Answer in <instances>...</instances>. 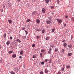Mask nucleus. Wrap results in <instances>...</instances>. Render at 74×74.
<instances>
[{"mask_svg":"<svg viewBox=\"0 0 74 74\" xmlns=\"http://www.w3.org/2000/svg\"><path fill=\"white\" fill-rule=\"evenodd\" d=\"M12 52H13V51H9L8 52V53H9V54H11V53H12Z\"/></svg>","mask_w":74,"mask_h":74,"instance_id":"0eeeda50","label":"nucleus"},{"mask_svg":"<svg viewBox=\"0 0 74 74\" xmlns=\"http://www.w3.org/2000/svg\"><path fill=\"white\" fill-rule=\"evenodd\" d=\"M25 27H24L23 28L21 29L22 30H25Z\"/></svg>","mask_w":74,"mask_h":74,"instance_id":"72a5a7b5","label":"nucleus"},{"mask_svg":"<svg viewBox=\"0 0 74 74\" xmlns=\"http://www.w3.org/2000/svg\"><path fill=\"white\" fill-rule=\"evenodd\" d=\"M49 51H52V49H51V48H50L49 49Z\"/></svg>","mask_w":74,"mask_h":74,"instance_id":"09e8293b","label":"nucleus"},{"mask_svg":"<svg viewBox=\"0 0 74 74\" xmlns=\"http://www.w3.org/2000/svg\"><path fill=\"white\" fill-rule=\"evenodd\" d=\"M67 43H64L63 44V45L64 47H66V46H67Z\"/></svg>","mask_w":74,"mask_h":74,"instance_id":"1a4fd4ad","label":"nucleus"},{"mask_svg":"<svg viewBox=\"0 0 74 74\" xmlns=\"http://www.w3.org/2000/svg\"><path fill=\"white\" fill-rule=\"evenodd\" d=\"M50 47H52V48H53V47H54V45H53L52 46L51 45V46H50Z\"/></svg>","mask_w":74,"mask_h":74,"instance_id":"864d4df0","label":"nucleus"},{"mask_svg":"<svg viewBox=\"0 0 74 74\" xmlns=\"http://www.w3.org/2000/svg\"><path fill=\"white\" fill-rule=\"evenodd\" d=\"M6 44L7 45H9V44H10V41H8L7 42H6Z\"/></svg>","mask_w":74,"mask_h":74,"instance_id":"20e7f679","label":"nucleus"},{"mask_svg":"<svg viewBox=\"0 0 74 74\" xmlns=\"http://www.w3.org/2000/svg\"><path fill=\"white\" fill-rule=\"evenodd\" d=\"M40 56L41 58L42 57V53H40Z\"/></svg>","mask_w":74,"mask_h":74,"instance_id":"2f4dec72","label":"nucleus"},{"mask_svg":"<svg viewBox=\"0 0 74 74\" xmlns=\"http://www.w3.org/2000/svg\"><path fill=\"white\" fill-rule=\"evenodd\" d=\"M41 52H45V50H44V49H42L41 50Z\"/></svg>","mask_w":74,"mask_h":74,"instance_id":"412c9836","label":"nucleus"},{"mask_svg":"<svg viewBox=\"0 0 74 74\" xmlns=\"http://www.w3.org/2000/svg\"><path fill=\"white\" fill-rule=\"evenodd\" d=\"M10 40H12V36H10Z\"/></svg>","mask_w":74,"mask_h":74,"instance_id":"79ce46f5","label":"nucleus"},{"mask_svg":"<svg viewBox=\"0 0 74 74\" xmlns=\"http://www.w3.org/2000/svg\"><path fill=\"white\" fill-rule=\"evenodd\" d=\"M46 2L47 3H49V0H45Z\"/></svg>","mask_w":74,"mask_h":74,"instance_id":"bb28decb","label":"nucleus"},{"mask_svg":"<svg viewBox=\"0 0 74 74\" xmlns=\"http://www.w3.org/2000/svg\"><path fill=\"white\" fill-rule=\"evenodd\" d=\"M36 22H37V23L39 24L40 23V21L39 19H37L36 20Z\"/></svg>","mask_w":74,"mask_h":74,"instance_id":"423d86ee","label":"nucleus"},{"mask_svg":"<svg viewBox=\"0 0 74 74\" xmlns=\"http://www.w3.org/2000/svg\"><path fill=\"white\" fill-rule=\"evenodd\" d=\"M17 1H18L19 2H20V1H21V0H17Z\"/></svg>","mask_w":74,"mask_h":74,"instance_id":"4d7b16f0","label":"nucleus"},{"mask_svg":"<svg viewBox=\"0 0 74 74\" xmlns=\"http://www.w3.org/2000/svg\"><path fill=\"white\" fill-rule=\"evenodd\" d=\"M49 19H50L51 20V17H49Z\"/></svg>","mask_w":74,"mask_h":74,"instance_id":"e2e57ef3","label":"nucleus"},{"mask_svg":"<svg viewBox=\"0 0 74 74\" xmlns=\"http://www.w3.org/2000/svg\"><path fill=\"white\" fill-rule=\"evenodd\" d=\"M62 20L60 19L58 21V23H62Z\"/></svg>","mask_w":74,"mask_h":74,"instance_id":"dca6fc26","label":"nucleus"},{"mask_svg":"<svg viewBox=\"0 0 74 74\" xmlns=\"http://www.w3.org/2000/svg\"><path fill=\"white\" fill-rule=\"evenodd\" d=\"M20 59H22V56H20L19 57Z\"/></svg>","mask_w":74,"mask_h":74,"instance_id":"bf43d9fd","label":"nucleus"},{"mask_svg":"<svg viewBox=\"0 0 74 74\" xmlns=\"http://www.w3.org/2000/svg\"><path fill=\"white\" fill-rule=\"evenodd\" d=\"M66 26V24H64V27Z\"/></svg>","mask_w":74,"mask_h":74,"instance_id":"6e6d98bb","label":"nucleus"},{"mask_svg":"<svg viewBox=\"0 0 74 74\" xmlns=\"http://www.w3.org/2000/svg\"><path fill=\"white\" fill-rule=\"evenodd\" d=\"M36 46V45H35V44H33L32 45V47H33V48H34V47H35V46Z\"/></svg>","mask_w":74,"mask_h":74,"instance_id":"5701e85b","label":"nucleus"},{"mask_svg":"<svg viewBox=\"0 0 74 74\" xmlns=\"http://www.w3.org/2000/svg\"><path fill=\"white\" fill-rule=\"evenodd\" d=\"M44 32H45V30H43L42 32V33H44Z\"/></svg>","mask_w":74,"mask_h":74,"instance_id":"4c0bfd02","label":"nucleus"},{"mask_svg":"<svg viewBox=\"0 0 74 74\" xmlns=\"http://www.w3.org/2000/svg\"><path fill=\"white\" fill-rule=\"evenodd\" d=\"M51 47H52V46H51Z\"/></svg>","mask_w":74,"mask_h":74,"instance_id":"338daca9","label":"nucleus"},{"mask_svg":"<svg viewBox=\"0 0 74 74\" xmlns=\"http://www.w3.org/2000/svg\"><path fill=\"white\" fill-rule=\"evenodd\" d=\"M8 7H9V8H11V4L10 3L8 4Z\"/></svg>","mask_w":74,"mask_h":74,"instance_id":"9b49d317","label":"nucleus"},{"mask_svg":"<svg viewBox=\"0 0 74 74\" xmlns=\"http://www.w3.org/2000/svg\"><path fill=\"white\" fill-rule=\"evenodd\" d=\"M61 71H64V68H61Z\"/></svg>","mask_w":74,"mask_h":74,"instance_id":"6ab92c4d","label":"nucleus"},{"mask_svg":"<svg viewBox=\"0 0 74 74\" xmlns=\"http://www.w3.org/2000/svg\"><path fill=\"white\" fill-rule=\"evenodd\" d=\"M65 18H68V16H66Z\"/></svg>","mask_w":74,"mask_h":74,"instance_id":"603ef678","label":"nucleus"},{"mask_svg":"<svg viewBox=\"0 0 74 74\" xmlns=\"http://www.w3.org/2000/svg\"><path fill=\"white\" fill-rule=\"evenodd\" d=\"M35 30L37 31L38 32H39L40 31V30L39 29H36Z\"/></svg>","mask_w":74,"mask_h":74,"instance_id":"c03bdc74","label":"nucleus"},{"mask_svg":"<svg viewBox=\"0 0 74 74\" xmlns=\"http://www.w3.org/2000/svg\"><path fill=\"white\" fill-rule=\"evenodd\" d=\"M68 47H69V48H71V47H72V46L71 45H69Z\"/></svg>","mask_w":74,"mask_h":74,"instance_id":"393cba45","label":"nucleus"},{"mask_svg":"<svg viewBox=\"0 0 74 74\" xmlns=\"http://www.w3.org/2000/svg\"><path fill=\"white\" fill-rule=\"evenodd\" d=\"M31 21V20L30 19H27V22H30V21Z\"/></svg>","mask_w":74,"mask_h":74,"instance_id":"b1692460","label":"nucleus"},{"mask_svg":"<svg viewBox=\"0 0 74 74\" xmlns=\"http://www.w3.org/2000/svg\"><path fill=\"white\" fill-rule=\"evenodd\" d=\"M40 74H44V72L41 71V72H40Z\"/></svg>","mask_w":74,"mask_h":74,"instance_id":"f704fd0d","label":"nucleus"},{"mask_svg":"<svg viewBox=\"0 0 74 74\" xmlns=\"http://www.w3.org/2000/svg\"><path fill=\"white\" fill-rule=\"evenodd\" d=\"M48 61H49V60L47 59H45V62H47Z\"/></svg>","mask_w":74,"mask_h":74,"instance_id":"4468645a","label":"nucleus"},{"mask_svg":"<svg viewBox=\"0 0 74 74\" xmlns=\"http://www.w3.org/2000/svg\"><path fill=\"white\" fill-rule=\"evenodd\" d=\"M50 63H52V62H51V60L49 62Z\"/></svg>","mask_w":74,"mask_h":74,"instance_id":"052dcab7","label":"nucleus"},{"mask_svg":"<svg viewBox=\"0 0 74 74\" xmlns=\"http://www.w3.org/2000/svg\"><path fill=\"white\" fill-rule=\"evenodd\" d=\"M70 66L69 65H68L66 67V68L67 69H70Z\"/></svg>","mask_w":74,"mask_h":74,"instance_id":"a211bd4d","label":"nucleus"},{"mask_svg":"<svg viewBox=\"0 0 74 74\" xmlns=\"http://www.w3.org/2000/svg\"><path fill=\"white\" fill-rule=\"evenodd\" d=\"M45 73H48V70H47V69H45Z\"/></svg>","mask_w":74,"mask_h":74,"instance_id":"2eb2a0df","label":"nucleus"},{"mask_svg":"<svg viewBox=\"0 0 74 74\" xmlns=\"http://www.w3.org/2000/svg\"><path fill=\"white\" fill-rule=\"evenodd\" d=\"M12 45H13V42H11L10 43V45L11 46H12Z\"/></svg>","mask_w":74,"mask_h":74,"instance_id":"a18cd8bd","label":"nucleus"},{"mask_svg":"<svg viewBox=\"0 0 74 74\" xmlns=\"http://www.w3.org/2000/svg\"><path fill=\"white\" fill-rule=\"evenodd\" d=\"M72 19L73 21H74V17H73L72 18Z\"/></svg>","mask_w":74,"mask_h":74,"instance_id":"de8ad7c7","label":"nucleus"},{"mask_svg":"<svg viewBox=\"0 0 74 74\" xmlns=\"http://www.w3.org/2000/svg\"><path fill=\"white\" fill-rule=\"evenodd\" d=\"M33 58L36 59V58H37V57H36V56L33 55Z\"/></svg>","mask_w":74,"mask_h":74,"instance_id":"4be33fe9","label":"nucleus"},{"mask_svg":"<svg viewBox=\"0 0 74 74\" xmlns=\"http://www.w3.org/2000/svg\"><path fill=\"white\" fill-rule=\"evenodd\" d=\"M16 41H18V42H19V43H20L21 42V41L19 40V39H17Z\"/></svg>","mask_w":74,"mask_h":74,"instance_id":"f3484780","label":"nucleus"},{"mask_svg":"<svg viewBox=\"0 0 74 74\" xmlns=\"http://www.w3.org/2000/svg\"><path fill=\"white\" fill-rule=\"evenodd\" d=\"M42 12H43V13H45V11H46L45 9L44 8H42Z\"/></svg>","mask_w":74,"mask_h":74,"instance_id":"7ed1b4c3","label":"nucleus"},{"mask_svg":"<svg viewBox=\"0 0 74 74\" xmlns=\"http://www.w3.org/2000/svg\"><path fill=\"white\" fill-rule=\"evenodd\" d=\"M11 74H15V73L13 71H11L10 72Z\"/></svg>","mask_w":74,"mask_h":74,"instance_id":"aec40b11","label":"nucleus"},{"mask_svg":"<svg viewBox=\"0 0 74 74\" xmlns=\"http://www.w3.org/2000/svg\"><path fill=\"white\" fill-rule=\"evenodd\" d=\"M68 56H71V55H72V53H69L68 54Z\"/></svg>","mask_w":74,"mask_h":74,"instance_id":"ddd939ff","label":"nucleus"},{"mask_svg":"<svg viewBox=\"0 0 74 74\" xmlns=\"http://www.w3.org/2000/svg\"><path fill=\"white\" fill-rule=\"evenodd\" d=\"M20 55H23V51H21L20 52Z\"/></svg>","mask_w":74,"mask_h":74,"instance_id":"9d476101","label":"nucleus"},{"mask_svg":"<svg viewBox=\"0 0 74 74\" xmlns=\"http://www.w3.org/2000/svg\"><path fill=\"white\" fill-rule=\"evenodd\" d=\"M64 52H65V50L63 49H62L61 51V53H62V54H63V53H64Z\"/></svg>","mask_w":74,"mask_h":74,"instance_id":"f03ea898","label":"nucleus"},{"mask_svg":"<svg viewBox=\"0 0 74 74\" xmlns=\"http://www.w3.org/2000/svg\"><path fill=\"white\" fill-rule=\"evenodd\" d=\"M51 30L53 32H55V29H51Z\"/></svg>","mask_w":74,"mask_h":74,"instance_id":"c85d7f7f","label":"nucleus"},{"mask_svg":"<svg viewBox=\"0 0 74 74\" xmlns=\"http://www.w3.org/2000/svg\"><path fill=\"white\" fill-rule=\"evenodd\" d=\"M3 36L4 38H5V37H6V34H4Z\"/></svg>","mask_w":74,"mask_h":74,"instance_id":"473e14b6","label":"nucleus"},{"mask_svg":"<svg viewBox=\"0 0 74 74\" xmlns=\"http://www.w3.org/2000/svg\"><path fill=\"white\" fill-rule=\"evenodd\" d=\"M58 74H61V72H60V71H59V72H58Z\"/></svg>","mask_w":74,"mask_h":74,"instance_id":"a19ab883","label":"nucleus"},{"mask_svg":"<svg viewBox=\"0 0 74 74\" xmlns=\"http://www.w3.org/2000/svg\"><path fill=\"white\" fill-rule=\"evenodd\" d=\"M51 51H49L48 52V53L49 54H51Z\"/></svg>","mask_w":74,"mask_h":74,"instance_id":"a878e982","label":"nucleus"},{"mask_svg":"<svg viewBox=\"0 0 74 74\" xmlns=\"http://www.w3.org/2000/svg\"><path fill=\"white\" fill-rule=\"evenodd\" d=\"M58 51V48H56V49H55V51L56 52H57Z\"/></svg>","mask_w":74,"mask_h":74,"instance_id":"7c9ffc66","label":"nucleus"},{"mask_svg":"<svg viewBox=\"0 0 74 74\" xmlns=\"http://www.w3.org/2000/svg\"><path fill=\"white\" fill-rule=\"evenodd\" d=\"M57 1L58 2V4H59V3H60V1H59V0H57Z\"/></svg>","mask_w":74,"mask_h":74,"instance_id":"e433bc0d","label":"nucleus"},{"mask_svg":"<svg viewBox=\"0 0 74 74\" xmlns=\"http://www.w3.org/2000/svg\"><path fill=\"white\" fill-rule=\"evenodd\" d=\"M53 12H52V13H51V14H52V15H53Z\"/></svg>","mask_w":74,"mask_h":74,"instance_id":"0e129e2a","label":"nucleus"},{"mask_svg":"<svg viewBox=\"0 0 74 74\" xmlns=\"http://www.w3.org/2000/svg\"><path fill=\"white\" fill-rule=\"evenodd\" d=\"M36 11H34V14H36Z\"/></svg>","mask_w":74,"mask_h":74,"instance_id":"3c124183","label":"nucleus"},{"mask_svg":"<svg viewBox=\"0 0 74 74\" xmlns=\"http://www.w3.org/2000/svg\"><path fill=\"white\" fill-rule=\"evenodd\" d=\"M14 69V71L16 73H17V72L19 71V69H18V68L17 67L15 68Z\"/></svg>","mask_w":74,"mask_h":74,"instance_id":"f257e3e1","label":"nucleus"},{"mask_svg":"<svg viewBox=\"0 0 74 74\" xmlns=\"http://www.w3.org/2000/svg\"><path fill=\"white\" fill-rule=\"evenodd\" d=\"M56 20H57V22H59V19H58V18H57V19H56Z\"/></svg>","mask_w":74,"mask_h":74,"instance_id":"49530a36","label":"nucleus"},{"mask_svg":"<svg viewBox=\"0 0 74 74\" xmlns=\"http://www.w3.org/2000/svg\"><path fill=\"white\" fill-rule=\"evenodd\" d=\"M36 38H37V39L38 40L39 38H40V36H36Z\"/></svg>","mask_w":74,"mask_h":74,"instance_id":"c756f323","label":"nucleus"},{"mask_svg":"<svg viewBox=\"0 0 74 74\" xmlns=\"http://www.w3.org/2000/svg\"><path fill=\"white\" fill-rule=\"evenodd\" d=\"M26 36L24 37V39H26Z\"/></svg>","mask_w":74,"mask_h":74,"instance_id":"13d9d810","label":"nucleus"},{"mask_svg":"<svg viewBox=\"0 0 74 74\" xmlns=\"http://www.w3.org/2000/svg\"><path fill=\"white\" fill-rule=\"evenodd\" d=\"M63 42H66V40H63Z\"/></svg>","mask_w":74,"mask_h":74,"instance_id":"8fccbe9b","label":"nucleus"},{"mask_svg":"<svg viewBox=\"0 0 74 74\" xmlns=\"http://www.w3.org/2000/svg\"><path fill=\"white\" fill-rule=\"evenodd\" d=\"M16 54H14L13 55H12V58H16Z\"/></svg>","mask_w":74,"mask_h":74,"instance_id":"39448f33","label":"nucleus"},{"mask_svg":"<svg viewBox=\"0 0 74 74\" xmlns=\"http://www.w3.org/2000/svg\"><path fill=\"white\" fill-rule=\"evenodd\" d=\"M66 67V66L65 65H64L63 66V67L62 68H65Z\"/></svg>","mask_w":74,"mask_h":74,"instance_id":"37998d69","label":"nucleus"},{"mask_svg":"<svg viewBox=\"0 0 74 74\" xmlns=\"http://www.w3.org/2000/svg\"><path fill=\"white\" fill-rule=\"evenodd\" d=\"M51 21H46L47 24H50V23H51Z\"/></svg>","mask_w":74,"mask_h":74,"instance_id":"6e6552de","label":"nucleus"},{"mask_svg":"<svg viewBox=\"0 0 74 74\" xmlns=\"http://www.w3.org/2000/svg\"><path fill=\"white\" fill-rule=\"evenodd\" d=\"M49 0V1H50V2H51V0Z\"/></svg>","mask_w":74,"mask_h":74,"instance_id":"69168bd1","label":"nucleus"},{"mask_svg":"<svg viewBox=\"0 0 74 74\" xmlns=\"http://www.w3.org/2000/svg\"><path fill=\"white\" fill-rule=\"evenodd\" d=\"M25 33H26V35H27V34L28 33V32H27V31H25Z\"/></svg>","mask_w":74,"mask_h":74,"instance_id":"58836bf2","label":"nucleus"},{"mask_svg":"<svg viewBox=\"0 0 74 74\" xmlns=\"http://www.w3.org/2000/svg\"><path fill=\"white\" fill-rule=\"evenodd\" d=\"M41 64H44V62H41Z\"/></svg>","mask_w":74,"mask_h":74,"instance_id":"ea45409f","label":"nucleus"},{"mask_svg":"<svg viewBox=\"0 0 74 74\" xmlns=\"http://www.w3.org/2000/svg\"><path fill=\"white\" fill-rule=\"evenodd\" d=\"M1 46L0 45V49H1Z\"/></svg>","mask_w":74,"mask_h":74,"instance_id":"680f3d73","label":"nucleus"},{"mask_svg":"<svg viewBox=\"0 0 74 74\" xmlns=\"http://www.w3.org/2000/svg\"><path fill=\"white\" fill-rule=\"evenodd\" d=\"M49 39V37H47L46 38V40H48Z\"/></svg>","mask_w":74,"mask_h":74,"instance_id":"cd10ccee","label":"nucleus"},{"mask_svg":"<svg viewBox=\"0 0 74 74\" xmlns=\"http://www.w3.org/2000/svg\"><path fill=\"white\" fill-rule=\"evenodd\" d=\"M54 8V6H52L51 8V9H52L53 10V8Z\"/></svg>","mask_w":74,"mask_h":74,"instance_id":"c9c22d12","label":"nucleus"},{"mask_svg":"<svg viewBox=\"0 0 74 74\" xmlns=\"http://www.w3.org/2000/svg\"><path fill=\"white\" fill-rule=\"evenodd\" d=\"M3 9H2L1 10V12H3Z\"/></svg>","mask_w":74,"mask_h":74,"instance_id":"5fc2aeb1","label":"nucleus"},{"mask_svg":"<svg viewBox=\"0 0 74 74\" xmlns=\"http://www.w3.org/2000/svg\"><path fill=\"white\" fill-rule=\"evenodd\" d=\"M8 22L9 23H12V21L11 20H8Z\"/></svg>","mask_w":74,"mask_h":74,"instance_id":"f8f14e48","label":"nucleus"}]
</instances>
